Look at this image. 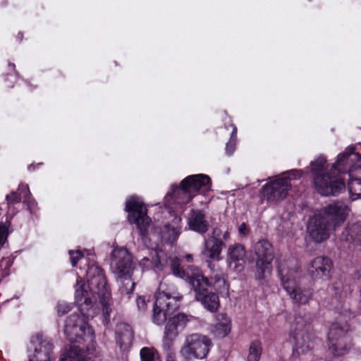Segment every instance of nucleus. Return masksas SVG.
Instances as JSON below:
<instances>
[{"mask_svg": "<svg viewBox=\"0 0 361 361\" xmlns=\"http://www.w3.org/2000/svg\"><path fill=\"white\" fill-rule=\"evenodd\" d=\"M350 326L347 322H334L329 328L327 345L334 357L348 354L353 346V338L348 334Z\"/></svg>", "mask_w": 361, "mask_h": 361, "instance_id": "0eeeda50", "label": "nucleus"}, {"mask_svg": "<svg viewBox=\"0 0 361 361\" xmlns=\"http://www.w3.org/2000/svg\"><path fill=\"white\" fill-rule=\"evenodd\" d=\"M212 180L207 175L198 173L183 178L179 185H173L171 195L179 204H187L198 194L211 190Z\"/></svg>", "mask_w": 361, "mask_h": 361, "instance_id": "423d86ee", "label": "nucleus"}, {"mask_svg": "<svg viewBox=\"0 0 361 361\" xmlns=\"http://www.w3.org/2000/svg\"><path fill=\"white\" fill-rule=\"evenodd\" d=\"M154 267L159 271H164L165 267L169 265L171 273L176 277L184 279L189 285L191 284V281L195 274L202 273V271L195 266H188L184 269L181 266V260L179 257L176 256L166 257L162 259L159 255H156L154 261Z\"/></svg>", "mask_w": 361, "mask_h": 361, "instance_id": "f8f14e48", "label": "nucleus"}, {"mask_svg": "<svg viewBox=\"0 0 361 361\" xmlns=\"http://www.w3.org/2000/svg\"><path fill=\"white\" fill-rule=\"evenodd\" d=\"M333 268L334 262L331 259L326 256H318L309 262L307 271L314 281H327L331 277Z\"/></svg>", "mask_w": 361, "mask_h": 361, "instance_id": "2eb2a0df", "label": "nucleus"}, {"mask_svg": "<svg viewBox=\"0 0 361 361\" xmlns=\"http://www.w3.org/2000/svg\"><path fill=\"white\" fill-rule=\"evenodd\" d=\"M24 33L23 32H18L17 35L16 36V40L17 42L20 43L23 40Z\"/></svg>", "mask_w": 361, "mask_h": 361, "instance_id": "ea45409f", "label": "nucleus"}, {"mask_svg": "<svg viewBox=\"0 0 361 361\" xmlns=\"http://www.w3.org/2000/svg\"><path fill=\"white\" fill-rule=\"evenodd\" d=\"M310 324H305L300 329L297 322L294 331L290 334V341L293 342V357L299 356L312 350L314 347L313 335L309 331Z\"/></svg>", "mask_w": 361, "mask_h": 361, "instance_id": "4468645a", "label": "nucleus"}, {"mask_svg": "<svg viewBox=\"0 0 361 361\" xmlns=\"http://www.w3.org/2000/svg\"><path fill=\"white\" fill-rule=\"evenodd\" d=\"M238 232L240 235L246 236L249 234L250 229L245 223H242L238 228Z\"/></svg>", "mask_w": 361, "mask_h": 361, "instance_id": "4c0bfd02", "label": "nucleus"}, {"mask_svg": "<svg viewBox=\"0 0 361 361\" xmlns=\"http://www.w3.org/2000/svg\"><path fill=\"white\" fill-rule=\"evenodd\" d=\"M355 151V147L350 146L344 152L339 154L330 171H328L329 165L324 156L320 155L311 161L310 172L317 193L322 196H337L345 191V183L340 174L348 172L351 176L353 168L356 167L348 163L350 159L353 160L351 157H355L357 160L361 159V155Z\"/></svg>", "mask_w": 361, "mask_h": 361, "instance_id": "f03ea898", "label": "nucleus"}, {"mask_svg": "<svg viewBox=\"0 0 361 361\" xmlns=\"http://www.w3.org/2000/svg\"><path fill=\"white\" fill-rule=\"evenodd\" d=\"M71 305L66 302H59L57 305V313L59 317H61L68 312H69L71 310Z\"/></svg>", "mask_w": 361, "mask_h": 361, "instance_id": "f704fd0d", "label": "nucleus"}, {"mask_svg": "<svg viewBox=\"0 0 361 361\" xmlns=\"http://www.w3.org/2000/svg\"><path fill=\"white\" fill-rule=\"evenodd\" d=\"M291 187L290 177H279L262 186L260 197L269 203H277L286 198Z\"/></svg>", "mask_w": 361, "mask_h": 361, "instance_id": "ddd939ff", "label": "nucleus"}, {"mask_svg": "<svg viewBox=\"0 0 361 361\" xmlns=\"http://www.w3.org/2000/svg\"><path fill=\"white\" fill-rule=\"evenodd\" d=\"M68 254L70 256V259L71 262V265L73 267H76L78 261L83 258L84 255L82 252L81 250H69Z\"/></svg>", "mask_w": 361, "mask_h": 361, "instance_id": "2f4dec72", "label": "nucleus"}, {"mask_svg": "<svg viewBox=\"0 0 361 361\" xmlns=\"http://www.w3.org/2000/svg\"><path fill=\"white\" fill-rule=\"evenodd\" d=\"M212 346L211 339L200 334H192L186 336L180 354L184 361L205 358Z\"/></svg>", "mask_w": 361, "mask_h": 361, "instance_id": "1a4fd4ad", "label": "nucleus"}, {"mask_svg": "<svg viewBox=\"0 0 361 361\" xmlns=\"http://www.w3.org/2000/svg\"><path fill=\"white\" fill-rule=\"evenodd\" d=\"M94 353H89L86 350V348L74 344L70 345L69 349L62 355L59 361H85V354L93 355Z\"/></svg>", "mask_w": 361, "mask_h": 361, "instance_id": "a878e982", "label": "nucleus"}, {"mask_svg": "<svg viewBox=\"0 0 361 361\" xmlns=\"http://www.w3.org/2000/svg\"><path fill=\"white\" fill-rule=\"evenodd\" d=\"M155 259H156V256L153 258L152 260H150L149 258L147 257H144L142 258L140 262H139V264L141 267H142L143 269H150L151 267H154V261H155Z\"/></svg>", "mask_w": 361, "mask_h": 361, "instance_id": "c9c22d12", "label": "nucleus"}, {"mask_svg": "<svg viewBox=\"0 0 361 361\" xmlns=\"http://www.w3.org/2000/svg\"><path fill=\"white\" fill-rule=\"evenodd\" d=\"M332 287H333V289L336 291V293H335L336 295H338V290L339 288L338 286V283H333Z\"/></svg>", "mask_w": 361, "mask_h": 361, "instance_id": "79ce46f5", "label": "nucleus"}, {"mask_svg": "<svg viewBox=\"0 0 361 361\" xmlns=\"http://www.w3.org/2000/svg\"><path fill=\"white\" fill-rule=\"evenodd\" d=\"M331 227L322 214H314L308 221L307 231L313 241L322 243L329 238V229Z\"/></svg>", "mask_w": 361, "mask_h": 361, "instance_id": "f3484780", "label": "nucleus"}, {"mask_svg": "<svg viewBox=\"0 0 361 361\" xmlns=\"http://www.w3.org/2000/svg\"><path fill=\"white\" fill-rule=\"evenodd\" d=\"M215 323L210 326V334L214 338L221 339L226 337L231 331V319L225 312L216 313Z\"/></svg>", "mask_w": 361, "mask_h": 361, "instance_id": "a211bd4d", "label": "nucleus"}, {"mask_svg": "<svg viewBox=\"0 0 361 361\" xmlns=\"http://www.w3.org/2000/svg\"><path fill=\"white\" fill-rule=\"evenodd\" d=\"M13 81H11V83H9V84H8V85H7V86H8V87H13Z\"/></svg>", "mask_w": 361, "mask_h": 361, "instance_id": "a18cd8bd", "label": "nucleus"}, {"mask_svg": "<svg viewBox=\"0 0 361 361\" xmlns=\"http://www.w3.org/2000/svg\"><path fill=\"white\" fill-rule=\"evenodd\" d=\"M348 207L343 202L336 201L328 204L323 209L324 217L328 224L334 229L343 224L348 215Z\"/></svg>", "mask_w": 361, "mask_h": 361, "instance_id": "dca6fc26", "label": "nucleus"}, {"mask_svg": "<svg viewBox=\"0 0 361 361\" xmlns=\"http://www.w3.org/2000/svg\"><path fill=\"white\" fill-rule=\"evenodd\" d=\"M125 210L128 212V221L135 224L139 234L144 240L148 235L151 219L147 214V209L137 197L132 196L126 202Z\"/></svg>", "mask_w": 361, "mask_h": 361, "instance_id": "9d476101", "label": "nucleus"}, {"mask_svg": "<svg viewBox=\"0 0 361 361\" xmlns=\"http://www.w3.org/2000/svg\"><path fill=\"white\" fill-rule=\"evenodd\" d=\"M254 251L257 257L255 279L262 281L271 273L274 257V248L268 240L262 239L255 244Z\"/></svg>", "mask_w": 361, "mask_h": 361, "instance_id": "9b49d317", "label": "nucleus"}, {"mask_svg": "<svg viewBox=\"0 0 361 361\" xmlns=\"http://www.w3.org/2000/svg\"><path fill=\"white\" fill-rule=\"evenodd\" d=\"M229 126L232 128V132L230 140L226 145V152L228 155H231L235 149L238 129L234 123H231Z\"/></svg>", "mask_w": 361, "mask_h": 361, "instance_id": "c756f323", "label": "nucleus"}, {"mask_svg": "<svg viewBox=\"0 0 361 361\" xmlns=\"http://www.w3.org/2000/svg\"><path fill=\"white\" fill-rule=\"evenodd\" d=\"M31 193L27 184L20 183L16 191H12L6 196V200L9 207L15 205L23 201L29 204Z\"/></svg>", "mask_w": 361, "mask_h": 361, "instance_id": "b1692460", "label": "nucleus"}, {"mask_svg": "<svg viewBox=\"0 0 361 361\" xmlns=\"http://www.w3.org/2000/svg\"><path fill=\"white\" fill-rule=\"evenodd\" d=\"M293 262L291 267L286 264L279 266L281 285L294 304L307 305L312 298L314 288L312 286H300L298 283L300 267L295 262Z\"/></svg>", "mask_w": 361, "mask_h": 361, "instance_id": "39448f33", "label": "nucleus"}, {"mask_svg": "<svg viewBox=\"0 0 361 361\" xmlns=\"http://www.w3.org/2000/svg\"><path fill=\"white\" fill-rule=\"evenodd\" d=\"M341 236L349 243L361 245V223L348 224Z\"/></svg>", "mask_w": 361, "mask_h": 361, "instance_id": "393cba45", "label": "nucleus"}, {"mask_svg": "<svg viewBox=\"0 0 361 361\" xmlns=\"http://www.w3.org/2000/svg\"><path fill=\"white\" fill-rule=\"evenodd\" d=\"M6 216V221L4 224H0V249L4 246L5 243L7 241L8 235V227L11 226V219Z\"/></svg>", "mask_w": 361, "mask_h": 361, "instance_id": "7c9ffc66", "label": "nucleus"}, {"mask_svg": "<svg viewBox=\"0 0 361 361\" xmlns=\"http://www.w3.org/2000/svg\"><path fill=\"white\" fill-rule=\"evenodd\" d=\"M43 164H44L42 163V162L41 163H38L37 164H31L28 165L27 170L30 172L34 171L37 167H39V166H42Z\"/></svg>", "mask_w": 361, "mask_h": 361, "instance_id": "58836bf2", "label": "nucleus"}, {"mask_svg": "<svg viewBox=\"0 0 361 361\" xmlns=\"http://www.w3.org/2000/svg\"><path fill=\"white\" fill-rule=\"evenodd\" d=\"M8 68L9 72L6 74L5 80H11V78L16 80V78L19 75V73L16 68V65L13 63L9 62L8 63Z\"/></svg>", "mask_w": 361, "mask_h": 361, "instance_id": "72a5a7b5", "label": "nucleus"}, {"mask_svg": "<svg viewBox=\"0 0 361 361\" xmlns=\"http://www.w3.org/2000/svg\"><path fill=\"white\" fill-rule=\"evenodd\" d=\"M262 353V343L259 340H255L250 344L247 361H259Z\"/></svg>", "mask_w": 361, "mask_h": 361, "instance_id": "bb28decb", "label": "nucleus"}, {"mask_svg": "<svg viewBox=\"0 0 361 361\" xmlns=\"http://www.w3.org/2000/svg\"><path fill=\"white\" fill-rule=\"evenodd\" d=\"M226 247L224 240L216 236H212L204 242V250L203 253L215 261H219L222 249Z\"/></svg>", "mask_w": 361, "mask_h": 361, "instance_id": "5701e85b", "label": "nucleus"}, {"mask_svg": "<svg viewBox=\"0 0 361 361\" xmlns=\"http://www.w3.org/2000/svg\"><path fill=\"white\" fill-rule=\"evenodd\" d=\"M149 302V299H146L145 296L140 295L137 298L136 303L139 311L145 312L147 307V302Z\"/></svg>", "mask_w": 361, "mask_h": 361, "instance_id": "473e14b6", "label": "nucleus"}, {"mask_svg": "<svg viewBox=\"0 0 361 361\" xmlns=\"http://www.w3.org/2000/svg\"><path fill=\"white\" fill-rule=\"evenodd\" d=\"M226 285V280L221 275L216 274L210 281L202 272L194 275L190 286L194 293L195 300L204 309L211 313H217L221 306L219 289Z\"/></svg>", "mask_w": 361, "mask_h": 361, "instance_id": "20e7f679", "label": "nucleus"}, {"mask_svg": "<svg viewBox=\"0 0 361 361\" xmlns=\"http://www.w3.org/2000/svg\"><path fill=\"white\" fill-rule=\"evenodd\" d=\"M184 258L186 259L188 262H192V255L190 254H187L184 256Z\"/></svg>", "mask_w": 361, "mask_h": 361, "instance_id": "a19ab883", "label": "nucleus"}, {"mask_svg": "<svg viewBox=\"0 0 361 361\" xmlns=\"http://www.w3.org/2000/svg\"><path fill=\"white\" fill-rule=\"evenodd\" d=\"M81 274H85L89 290L85 284L79 285L77 280L75 291V303L80 314H71L66 320L64 334L70 345H80L86 348L89 353L96 351L95 335L87 320L92 319L98 312L96 297L102 305V324H110L111 308L109 304L111 290L104 269L96 262V255L90 254L83 267H80Z\"/></svg>", "mask_w": 361, "mask_h": 361, "instance_id": "f257e3e1", "label": "nucleus"}, {"mask_svg": "<svg viewBox=\"0 0 361 361\" xmlns=\"http://www.w3.org/2000/svg\"><path fill=\"white\" fill-rule=\"evenodd\" d=\"M246 250L243 245L235 243L231 245L228 250V262L229 266H233L236 271H240L243 269L245 264Z\"/></svg>", "mask_w": 361, "mask_h": 361, "instance_id": "4be33fe9", "label": "nucleus"}, {"mask_svg": "<svg viewBox=\"0 0 361 361\" xmlns=\"http://www.w3.org/2000/svg\"><path fill=\"white\" fill-rule=\"evenodd\" d=\"M229 237V233L228 231L225 232L223 235V239L226 240Z\"/></svg>", "mask_w": 361, "mask_h": 361, "instance_id": "c03bdc74", "label": "nucleus"}, {"mask_svg": "<svg viewBox=\"0 0 361 361\" xmlns=\"http://www.w3.org/2000/svg\"><path fill=\"white\" fill-rule=\"evenodd\" d=\"M286 173L289 175L288 177L290 178V180L300 178L302 176V171L299 169H291L288 171Z\"/></svg>", "mask_w": 361, "mask_h": 361, "instance_id": "e433bc0d", "label": "nucleus"}, {"mask_svg": "<svg viewBox=\"0 0 361 361\" xmlns=\"http://www.w3.org/2000/svg\"><path fill=\"white\" fill-rule=\"evenodd\" d=\"M154 298L152 321L157 325H162L169 317L164 328L163 347L165 350H169L190 319L188 315L183 313L171 317L179 308L183 298L181 295L173 296L171 293L162 291L155 295Z\"/></svg>", "mask_w": 361, "mask_h": 361, "instance_id": "7ed1b4c3", "label": "nucleus"}, {"mask_svg": "<svg viewBox=\"0 0 361 361\" xmlns=\"http://www.w3.org/2000/svg\"><path fill=\"white\" fill-rule=\"evenodd\" d=\"M140 355L141 361H161L158 352L153 348H142Z\"/></svg>", "mask_w": 361, "mask_h": 361, "instance_id": "c85d7f7f", "label": "nucleus"}, {"mask_svg": "<svg viewBox=\"0 0 361 361\" xmlns=\"http://www.w3.org/2000/svg\"><path fill=\"white\" fill-rule=\"evenodd\" d=\"M187 222L190 230L200 235H204L209 231V224L206 219L205 212L202 209H192Z\"/></svg>", "mask_w": 361, "mask_h": 361, "instance_id": "6ab92c4d", "label": "nucleus"}, {"mask_svg": "<svg viewBox=\"0 0 361 361\" xmlns=\"http://www.w3.org/2000/svg\"><path fill=\"white\" fill-rule=\"evenodd\" d=\"M166 361H176L174 357L172 355H169L166 358Z\"/></svg>", "mask_w": 361, "mask_h": 361, "instance_id": "37998d69", "label": "nucleus"}, {"mask_svg": "<svg viewBox=\"0 0 361 361\" xmlns=\"http://www.w3.org/2000/svg\"><path fill=\"white\" fill-rule=\"evenodd\" d=\"M348 190L352 200L361 197V178H351L348 183Z\"/></svg>", "mask_w": 361, "mask_h": 361, "instance_id": "cd10ccee", "label": "nucleus"}, {"mask_svg": "<svg viewBox=\"0 0 361 361\" xmlns=\"http://www.w3.org/2000/svg\"><path fill=\"white\" fill-rule=\"evenodd\" d=\"M111 265L123 280V285L126 286V294H132L135 283L131 279L133 272L131 255L125 248L114 250L111 253Z\"/></svg>", "mask_w": 361, "mask_h": 361, "instance_id": "6e6552de", "label": "nucleus"}, {"mask_svg": "<svg viewBox=\"0 0 361 361\" xmlns=\"http://www.w3.org/2000/svg\"><path fill=\"white\" fill-rule=\"evenodd\" d=\"M134 333L132 327L127 323L117 324L115 330V339L121 350H128L133 344Z\"/></svg>", "mask_w": 361, "mask_h": 361, "instance_id": "412c9836", "label": "nucleus"}, {"mask_svg": "<svg viewBox=\"0 0 361 361\" xmlns=\"http://www.w3.org/2000/svg\"><path fill=\"white\" fill-rule=\"evenodd\" d=\"M37 345L35 348V352L30 361H51L53 357L54 344L49 338L36 337Z\"/></svg>", "mask_w": 361, "mask_h": 361, "instance_id": "aec40b11", "label": "nucleus"}]
</instances>
